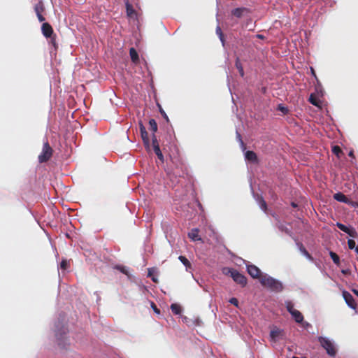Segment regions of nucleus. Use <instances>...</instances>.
I'll return each instance as SVG.
<instances>
[{
    "instance_id": "obj_1",
    "label": "nucleus",
    "mask_w": 358,
    "mask_h": 358,
    "mask_svg": "<svg viewBox=\"0 0 358 358\" xmlns=\"http://www.w3.org/2000/svg\"><path fill=\"white\" fill-rule=\"evenodd\" d=\"M259 282L263 286L267 287L271 290L276 292H280L283 289V286L280 281L267 275H262Z\"/></svg>"
},
{
    "instance_id": "obj_2",
    "label": "nucleus",
    "mask_w": 358,
    "mask_h": 358,
    "mask_svg": "<svg viewBox=\"0 0 358 358\" xmlns=\"http://www.w3.org/2000/svg\"><path fill=\"white\" fill-rule=\"evenodd\" d=\"M222 272L224 275H229L233 280L242 287H244L247 285L246 277L237 270L225 267L222 269Z\"/></svg>"
},
{
    "instance_id": "obj_3",
    "label": "nucleus",
    "mask_w": 358,
    "mask_h": 358,
    "mask_svg": "<svg viewBox=\"0 0 358 358\" xmlns=\"http://www.w3.org/2000/svg\"><path fill=\"white\" fill-rule=\"evenodd\" d=\"M53 150L50 147L49 143L46 141L43 143L41 153L38 155V161L40 163L48 162L52 156Z\"/></svg>"
},
{
    "instance_id": "obj_4",
    "label": "nucleus",
    "mask_w": 358,
    "mask_h": 358,
    "mask_svg": "<svg viewBox=\"0 0 358 358\" xmlns=\"http://www.w3.org/2000/svg\"><path fill=\"white\" fill-rule=\"evenodd\" d=\"M318 341L320 345L326 350L327 353L330 356H335L336 350L333 343L328 338L324 337H319Z\"/></svg>"
},
{
    "instance_id": "obj_5",
    "label": "nucleus",
    "mask_w": 358,
    "mask_h": 358,
    "mask_svg": "<svg viewBox=\"0 0 358 358\" xmlns=\"http://www.w3.org/2000/svg\"><path fill=\"white\" fill-rule=\"evenodd\" d=\"M336 226L340 230L348 234L350 237L354 238H357L358 234L354 228L348 227L345 224L340 223V222H337Z\"/></svg>"
},
{
    "instance_id": "obj_6",
    "label": "nucleus",
    "mask_w": 358,
    "mask_h": 358,
    "mask_svg": "<svg viewBox=\"0 0 358 358\" xmlns=\"http://www.w3.org/2000/svg\"><path fill=\"white\" fill-rule=\"evenodd\" d=\"M334 199L339 202L351 204L353 206H358V203L350 201L348 198L341 192L334 194Z\"/></svg>"
},
{
    "instance_id": "obj_7",
    "label": "nucleus",
    "mask_w": 358,
    "mask_h": 358,
    "mask_svg": "<svg viewBox=\"0 0 358 358\" xmlns=\"http://www.w3.org/2000/svg\"><path fill=\"white\" fill-rule=\"evenodd\" d=\"M342 294L343 299L348 306L352 309H356L357 303L352 294L347 291H343Z\"/></svg>"
},
{
    "instance_id": "obj_8",
    "label": "nucleus",
    "mask_w": 358,
    "mask_h": 358,
    "mask_svg": "<svg viewBox=\"0 0 358 358\" xmlns=\"http://www.w3.org/2000/svg\"><path fill=\"white\" fill-rule=\"evenodd\" d=\"M139 129H140L141 136L142 140L143 141V143H144L145 146L148 149H149L150 148V139L148 137V134L146 131L145 127L141 122L139 124Z\"/></svg>"
},
{
    "instance_id": "obj_9",
    "label": "nucleus",
    "mask_w": 358,
    "mask_h": 358,
    "mask_svg": "<svg viewBox=\"0 0 358 358\" xmlns=\"http://www.w3.org/2000/svg\"><path fill=\"white\" fill-rule=\"evenodd\" d=\"M247 271L252 278H259L260 280V277H262L261 271L257 266L253 264L248 265L247 266Z\"/></svg>"
},
{
    "instance_id": "obj_10",
    "label": "nucleus",
    "mask_w": 358,
    "mask_h": 358,
    "mask_svg": "<svg viewBox=\"0 0 358 358\" xmlns=\"http://www.w3.org/2000/svg\"><path fill=\"white\" fill-rule=\"evenodd\" d=\"M250 13V10L245 7L236 8L231 10V15L237 18H241Z\"/></svg>"
},
{
    "instance_id": "obj_11",
    "label": "nucleus",
    "mask_w": 358,
    "mask_h": 358,
    "mask_svg": "<svg viewBox=\"0 0 358 358\" xmlns=\"http://www.w3.org/2000/svg\"><path fill=\"white\" fill-rule=\"evenodd\" d=\"M41 31L44 36L46 38H51L54 32L52 26L48 22H44L42 24Z\"/></svg>"
},
{
    "instance_id": "obj_12",
    "label": "nucleus",
    "mask_w": 358,
    "mask_h": 358,
    "mask_svg": "<svg viewBox=\"0 0 358 358\" xmlns=\"http://www.w3.org/2000/svg\"><path fill=\"white\" fill-rule=\"evenodd\" d=\"M283 331L279 328L274 327L270 332V337L272 341L276 342L279 337L282 335Z\"/></svg>"
},
{
    "instance_id": "obj_13",
    "label": "nucleus",
    "mask_w": 358,
    "mask_h": 358,
    "mask_svg": "<svg viewBox=\"0 0 358 358\" xmlns=\"http://www.w3.org/2000/svg\"><path fill=\"white\" fill-rule=\"evenodd\" d=\"M245 159L253 162V163H258V158L257 154L251 150H248L245 153Z\"/></svg>"
},
{
    "instance_id": "obj_14",
    "label": "nucleus",
    "mask_w": 358,
    "mask_h": 358,
    "mask_svg": "<svg viewBox=\"0 0 358 358\" xmlns=\"http://www.w3.org/2000/svg\"><path fill=\"white\" fill-rule=\"evenodd\" d=\"M199 230L197 228L191 229L188 233V237L193 241H201V238L199 235Z\"/></svg>"
},
{
    "instance_id": "obj_15",
    "label": "nucleus",
    "mask_w": 358,
    "mask_h": 358,
    "mask_svg": "<svg viewBox=\"0 0 358 358\" xmlns=\"http://www.w3.org/2000/svg\"><path fill=\"white\" fill-rule=\"evenodd\" d=\"M61 331L62 332H59V330H57L56 331V336L57 338V341H58V345L59 346H61V348H64L65 347V344H63L62 343V334L65 335L66 334V329L65 327H62V329H61Z\"/></svg>"
},
{
    "instance_id": "obj_16",
    "label": "nucleus",
    "mask_w": 358,
    "mask_h": 358,
    "mask_svg": "<svg viewBox=\"0 0 358 358\" xmlns=\"http://www.w3.org/2000/svg\"><path fill=\"white\" fill-rule=\"evenodd\" d=\"M129 55L132 62L137 64L139 62V57L137 51L134 48H131L129 50Z\"/></svg>"
},
{
    "instance_id": "obj_17",
    "label": "nucleus",
    "mask_w": 358,
    "mask_h": 358,
    "mask_svg": "<svg viewBox=\"0 0 358 358\" xmlns=\"http://www.w3.org/2000/svg\"><path fill=\"white\" fill-rule=\"evenodd\" d=\"M292 316L297 323H301L303 321V316L300 311L296 310L292 313Z\"/></svg>"
},
{
    "instance_id": "obj_18",
    "label": "nucleus",
    "mask_w": 358,
    "mask_h": 358,
    "mask_svg": "<svg viewBox=\"0 0 358 358\" xmlns=\"http://www.w3.org/2000/svg\"><path fill=\"white\" fill-rule=\"evenodd\" d=\"M235 66H236V69H238L240 76L241 77H243L245 75L244 70H243V67L241 63L240 59L238 57H237L236 59Z\"/></svg>"
},
{
    "instance_id": "obj_19",
    "label": "nucleus",
    "mask_w": 358,
    "mask_h": 358,
    "mask_svg": "<svg viewBox=\"0 0 358 358\" xmlns=\"http://www.w3.org/2000/svg\"><path fill=\"white\" fill-rule=\"evenodd\" d=\"M45 8L43 3L41 1L38 2L34 7V10L36 12V14H42V13L44 11Z\"/></svg>"
},
{
    "instance_id": "obj_20",
    "label": "nucleus",
    "mask_w": 358,
    "mask_h": 358,
    "mask_svg": "<svg viewBox=\"0 0 358 358\" xmlns=\"http://www.w3.org/2000/svg\"><path fill=\"white\" fill-rule=\"evenodd\" d=\"M329 255H330L331 258L332 259L334 263L336 265L339 266L341 262H340V258H339L338 255L332 251L329 252Z\"/></svg>"
},
{
    "instance_id": "obj_21",
    "label": "nucleus",
    "mask_w": 358,
    "mask_h": 358,
    "mask_svg": "<svg viewBox=\"0 0 358 358\" xmlns=\"http://www.w3.org/2000/svg\"><path fill=\"white\" fill-rule=\"evenodd\" d=\"M216 34L218 35L220 41L222 43V45H224V42H225L224 36V34H223V33L222 31V29H221L220 26H217L216 27Z\"/></svg>"
},
{
    "instance_id": "obj_22",
    "label": "nucleus",
    "mask_w": 358,
    "mask_h": 358,
    "mask_svg": "<svg viewBox=\"0 0 358 358\" xmlns=\"http://www.w3.org/2000/svg\"><path fill=\"white\" fill-rule=\"evenodd\" d=\"M150 129L153 132H156L157 131V124L154 119H151L149 121Z\"/></svg>"
},
{
    "instance_id": "obj_23",
    "label": "nucleus",
    "mask_w": 358,
    "mask_h": 358,
    "mask_svg": "<svg viewBox=\"0 0 358 358\" xmlns=\"http://www.w3.org/2000/svg\"><path fill=\"white\" fill-rule=\"evenodd\" d=\"M155 155L157 156L158 159L163 162H164V156L160 150L159 146H156V148L153 149Z\"/></svg>"
},
{
    "instance_id": "obj_24",
    "label": "nucleus",
    "mask_w": 358,
    "mask_h": 358,
    "mask_svg": "<svg viewBox=\"0 0 358 358\" xmlns=\"http://www.w3.org/2000/svg\"><path fill=\"white\" fill-rule=\"evenodd\" d=\"M179 260L187 268L191 267V263L185 256H179Z\"/></svg>"
},
{
    "instance_id": "obj_25",
    "label": "nucleus",
    "mask_w": 358,
    "mask_h": 358,
    "mask_svg": "<svg viewBox=\"0 0 358 358\" xmlns=\"http://www.w3.org/2000/svg\"><path fill=\"white\" fill-rule=\"evenodd\" d=\"M171 311L176 315H178L181 313V308H180V306L178 304H176V303L171 304Z\"/></svg>"
},
{
    "instance_id": "obj_26",
    "label": "nucleus",
    "mask_w": 358,
    "mask_h": 358,
    "mask_svg": "<svg viewBox=\"0 0 358 358\" xmlns=\"http://www.w3.org/2000/svg\"><path fill=\"white\" fill-rule=\"evenodd\" d=\"M258 203H259L260 208L264 212H266L267 210V204H266V201H264V199H263V197L261 196L260 198H259Z\"/></svg>"
},
{
    "instance_id": "obj_27",
    "label": "nucleus",
    "mask_w": 358,
    "mask_h": 358,
    "mask_svg": "<svg viewBox=\"0 0 358 358\" xmlns=\"http://www.w3.org/2000/svg\"><path fill=\"white\" fill-rule=\"evenodd\" d=\"M285 306H286V308L287 310V311L292 314V313H293V311H295L296 309L294 308V304L292 301H286L285 302Z\"/></svg>"
},
{
    "instance_id": "obj_28",
    "label": "nucleus",
    "mask_w": 358,
    "mask_h": 358,
    "mask_svg": "<svg viewBox=\"0 0 358 358\" xmlns=\"http://www.w3.org/2000/svg\"><path fill=\"white\" fill-rule=\"evenodd\" d=\"M300 251L307 258H308L310 260H313L312 256L310 255V253L307 251V250L303 247V245L301 244L300 245Z\"/></svg>"
},
{
    "instance_id": "obj_29",
    "label": "nucleus",
    "mask_w": 358,
    "mask_h": 358,
    "mask_svg": "<svg viewBox=\"0 0 358 358\" xmlns=\"http://www.w3.org/2000/svg\"><path fill=\"white\" fill-rule=\"evenodd\" d=\"M332 152L339 157L340 155L342 153V150L338 145H334L332 148Z\"/></svg>"
},
{
    "instance_id": "obj_30",
    "label": "nucleus",
    "mask_w": 358,
    "mask_h": 358,
    "mask_svg": "<svg viewBox=\"0 0 358 358\" xmlns=\"http://www.w3.org/2000/svg\"><path fill=\"white\" fill-rule=\"evenodd\" d=\"M278 110L282 112L284 115H286L289 112V110L287 107L284 106L282 104H279L278 106Z\"/></svg>"
},
{
    "instance_id": "obj_31",
    "label": "nucleus",
    "mask_w": 358,
    "mask_h": 358,
    "mask_svg": "<svg viewBox=\"0 0 358 358\" xmlns=\"http://www.w3.org/2000/svg\"><path fill=\"white\" fill-rule=\"evenodd\" d=\"M309 101H310V103H311L314 106H317L319 105L317 99H316V97L313 94H311L310 96Z\"/></svg>"
},
{
    "instance_id": "obj_32",
    "label": "nucleus",
    "mask_w": 358,
    "mask_h": 358,
    "mask_svg": "<svg viewBox=\"0 0 358 358\" xmlns=\"http://www.w3.org/2000/svg\"><path fill=\"white\" fill-rule=\"evenodd\" d=\"M348 245L350 250H354L357 247L355 241L353 239H349L348 241Z\"/></svg>"
},
{
    "instance_id": "obj_33",
    "label": "nucleus",
    "mask_w": 358,
    "mask_h": 358,
    "mask_svg": "<svg viewBox=\"0 0 358 358\" xmlns=\"http://www.w3.org/2000/svg\"><path fill=\"white\" fill-rule=\"evenodd\" d=\"M152 145L153 149L156 148V146H159V142H158V141L156 138V136L155 134H153L152 138Z\"/></svg>"
},
{
    "instance_id": "obj_34",
    "label": "nucleus",
    "mask_w": 358,
    "mask_h": 358,
    "mask_svg": "<svg viewBox=\"0 0 358 358\" xmlns=\"http://www.w3.org/2000/svg\"><path fill=\"white\" fill-rule=\"evenodd\" d=\"M156 271V268H149L148 269V277H153L154 276V273Z\"/></svg>"
},
{
    "instance_id": "obj_35",
    "label": "nucleus",
    "mask_w": 358,
    "mask_h": 358,
    "mask_svg": "<svg viewBox=\"0 0 358 358\" xmlns=\"http://www.w3.org/2000/svg\"><path fill=\"white\" fill-rule=\"evenodd\" d=\"M229 303L233 304L234 306H235L236 307L238 306V299L236 298H234V297L231 298L229 299Z\"/></svg>"
},
{
    "instance_id": "obj_36",
    "label": "nucleus",
    "mask_w": 358,
    "mask_h": 358,
    "mask_svg": "<svg viewBox=\"0 0 358 358\" xmlns=\"http://www.w3.org/2000/svg\"><path fill=\"white\" fill-rule=\"evenodd\" d=\"M117 268L118 270L120 271V272H122V273L125 274V275H128V271H127V269L126 268V267L124 266H118L117 267Z\"/></svg>"
},
{
    "instance_id": "obj_37",
    "label": "nucleus",
    "mask_w": 358,
    "mask_h": 358,
    "mask_svg": "<svg viewBox=\"0 0 358 358\" xmlns=\"http://www.w3.org/2000/svg\"><path fill=\"white\" fill-rule=\"evenodd\" d=\"M159 111H160V113L162 114V115L163 116V117L164 119L166 120V121L168 122L169 121V117L166 115V113H165V111L162 108V107L160 106H159Z\"/></svg>"
},
{
    "instance_id": "obj_38",
    "label": "nucleus",
    "mask_w": 358,
    "mask_h": 358,
    "mask_svg": "<svg viewBox=\"0 0 358 358\" xmlns=\"http://www.w3.org/2000/svg\"><path fill=\"white\" fill-rule=\"evenodd\" d=\"M151 306H152V308L153 310H154L155 313H160L159 310L157 308V306L155 305V303L152 302V303H151Z\"/></svg>"
},
{
    "instance_id": "obj_39",
    "label": "nucleus",
    "mask_w": 358,
    "mask_h": 358,
    "mask_svg": "<svg viewBox=\"0 0 358 358\" xmlns=\"http://www.w3.org/2000/svg\"><path fill=\"white\" fill-rule=\"evenodd\" d=\"M127 10L129 15H131L134 12V10L130 8L129 4L127 5Z\"/></svg>"
},
{
    "instance_id": "obj_40",
    "label": "nucleus",
    "mask_w": 358,
    "mask_h": 358,
    "mask_svg": "<svg viewBox=\"0 0 358 358\" xmlns=\"http://www.w3.org/2000/svg\"><path fill=\"white\" fill-rule=\"evenodd\" d=\"M60 266H61V268H63V269H66V266H67V262H66V261L63 260V261L61 262Z\"/></svg>"
},
{
    "instance_id": "obj_41",
    "label": "nucleus",
    "mask_w": 358,
    "mask_h": 358,
    "mask_svg": "<svg viewBox=\"0 0 358 358\" xmlns=\"http://www.w3.org/2000/svg\"><path fill=\"white\" fill-rule=\"evenodd\" d=\"M36 15H37L38 19V20H39L40 22H43V21H45V17L43 16V15H42V14H37Z\"/></svg>"
},
{
    "instance_id": "obj_42",
    "label": "nucleus",
    "mask_w": 358,
    "mask_h": 358,
    "mask_svg": "<svg viewBox=\"0 0 358 358\" xmlns=\"http://www.w3.org/2000/svg\"><path fill=\"white\" fill-rule=\"evenodd\" d=\"M310 70H311V73H312L313 76L315 78H317V77H316V73H315V71L314 69H313V68H310Z\"/></svg>"
},
{
    "instance_id": "obj_43",
    "label": "nucleus",
    "mask_w": 358,
    "mask_h": 358,
    "mask_svg": "<svg viewBox=\"0 0 358 358\" xmlns=\"http://www.w3.org/2000/svg\"><path fill=\"white\" fill-rule=\"evenodd\" d=\"M352 292L358 297V290L356 289H352Z\"/></svg>"
},
{
    "instance_id": "obj_44",
    "label": "nucleus",
    "mask_w": 358,
    "mask_h": 358,
    "mask_svg": "<svg viewBox=\"0 0 358 358\" xmlns=\"http://www.w3.org/2000/svg\"><path fill=\"white\" fill-rule=\"evenodd\" d=\"M237 136H238V138H239V141H240V142L241 143V144H242V145H243L244 143H243V141H242V139H241V135L238 133V134H237Z\"/></svg>"
},
{
    "instance_id": "obj_45",
    "label": "nucleus",
    "mask_w": 358,
    "mask_h": 358,
    "mask_svg": "<svg viewBox=\"0 0 358 358\" xmlns=\"http://www.w3.org/2000/svg\"><path fill=\"white\" fill-rule=\"evenodd\" d=\"M152 278V280L154 282H158V280L156 277L153 276L151 278Z\"/></svg>"
},
{
    "instance_id": "obj_46",
    "label": "nucleus",
    "mask_w": 358,
    "mask_h": 358,
    "mask_svg": "<svg viewBox=\"0 0 358 358\" xmlns=\"http://www.w3.org/2000/svg\"><path fill=\"white\" fill-rule=\"evenodd\" d=\"M348 155L351 157H355L354 152L352 150L349 152Z\"/></svg>"
},
{
    "instance_id": "obj_47",
    "label": "nucleus",
    "mask_w": 358,
    "mask_h": 358,
    "mask_svg": "<svg viewBox=\"0 0 358 358\" xmlns=\"http://www.w3.org/2000/svg\"><path fill=\"white\" fill-rule=\"evenodd\" d=\"M55 35L54 36V37L52 38V43H53V45H55Z\"/></svg>"
},
{
    "instance_id": "obj_48",
    "label": "nucleus",
    "mask_w": 358,
    "mask_h": 358,
    "mask_svg": "<svg viewBox=\"0 0 358 358\" xmlns=\"http://www.w3.org/2000/svg\"><path fill=\"white\" fill-rule=\"evenodd\" d=\"M291 205H292V207H294V208L297 207V204H296V203H295L294 202H292Z\"/></svg>"
},
{
    "instance_id": "obj_49",
    "label": "nucleus",
    "mask_w": 358,
    "mask_h": 358,
    "mask_svg": "<svg viewBox=\"0 0 358 358\" xmlns=\"http://www.w3.org/2000/svg\"><path fill=\"white\" fill-rule=\"evenodd\" d=\"M354 250H355L356 254L358 255V246H357Z\"/></svg>"
},
{
    "instance_id": "obj_50",
    "label": "nucleus",
    "mask_w": 358,
    "mask_h": 358,
    "mask_svg": "<svg viewBox=\"0 0 358 358\" xmlns=\"http://www.w3.org/2000/svg\"><path fill=\"white\" fill-rule=\"evenodd\" d=\"M258 37L260 38H263V36L262 35H258Z\"/></svg>"
},
{
    "instance_id": "obj_51",
    "label": "nucleus",
    "mask_w": 358,
    "mask_h": 358,
    "mask_svg": "<svg viewBox=\"0 0 358 358\" xmlns=\"http://www.w3.org/2000/svg\"><path fill=\"white\" fill-rule=\"evenodd\" d=\"M292 358H299V357H293Z\"/></svg>"
},
{
    "instance_id": "obj_52",
    "label": "nucleus",
    "mask_w": 358,
    "mask_h": 358,
    "mask_svg": "<svg viewBox=\"0 0 358 358\" xmlns=\"http://www.w3.org/2000/svg\"><path fill=\"white\" fill-rule=\"evenodd\" d=\"M303 358H306V357H303Z\"/></svg>"
}]
</instances>
